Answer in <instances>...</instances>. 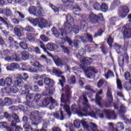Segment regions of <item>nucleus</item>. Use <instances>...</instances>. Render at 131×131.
<instances>
[{"label":"nucleus","instance_id":"nucleus-1","mask_svg":"<svg viewBox=\"0 0 131 131\" xmlns=\"http://www.w3.org/2000/svg\"><path fill=\"white\" fill-rule=\"evenodd\" d=\"M66 89V96L64 94H61V102L63 104H60L61 107H62L65 110L66 112L68 114L69 116H71V112L70 111V107L68 104L70 103V95L71 93L70 92V88L69 85H67L65 86Z\"/></svg>","mask_w":131,"mask_h":131},{"label":"nucleus","instance_id":"nucleus-2","mask_svg":"<svg viewBox=\"0 0 131 131\" xmlns=\"http://www.w3.org/2000/svg\"><path fill=\"white\" fill-rule=\"evenodd\" d=\"M67 21L68 23H64L63 27L60 30L61 32L60 35L61 36H64V35H66L67 33H70V32H71V30L70 29L71 27V23H74V19H73V18L70 14L67 15Z\"/></svg>","mask_w":131,"mask_h":131},{"label":"nucleus","instance_id":"nucleus-3","mask_svg":"<svg viewBox=\"0 0 131 131\" xmlns=\"http://www.w3.org/2000/svg\"><path fill=\"white\" fill-rule=\"evenodd\" d=\"M96 114L100 118H104V113L107 119H116L117 115L114 112V111H110L109 110H105L103 111H100L98 108H95Z\"/></svg>","mask_w":131,"mask_h":131},{"label":"nucleus","instance_id":"nucleus-4","mask_svg":"<svg viewBox=\"0 0 131 131\" xmlns=\"http://www.w3.org/2000/svg\"><path fill=\"white\" fill-rule=\"evenodd\" d=\"M24 89H25V94H28L26 97L28 102H25V105L26 106V108H30V107H32V104H31L30 100L33 98L34 94L29 93V92H30V90H31V86H30V85L27 84L25 85Z\"/></svg>","mask_w":131,"mask_h":131},{"label":"nucleus","instance_id":"nucleus-5","mask_svg":"<svg viewBox=\"0 0 131 131\" xmlns=\"http://www.w3.org/2000/svg\"><path fill=\"white\" fill-rule=\"evenodd\" d=\"M53 73L55 74L56 76H57V77H61V79L59 80V83L61 84V86H63L64 82L66 81V79L64 76L62 75L63 72L59 70L54 69L53 70Z\"/></svg>","mask_w":131,"mask_h":131},{"label":"nucleus","instance_id":"nucleus-6","mask_svg":"<svg viewBox=\"0 0 131 131\" xmlns=\"http://www.w3.org/2000/svg\"><path fill=\"white\" fill-rule=\"evenodd\" d=\"M129 13V9L127 6H121L118 11V15L120 18H125Z\"/></svg>","mask_w":131,"mask_h":131},{"label":"nucleus","instance_id":"nucleus-7","mask_svg":"<svg viewBox=\"0 0 131 131\" xmlns=\"http://www.w3.org/2000/svg\"><path fill=\"white\" fill-rule=\"evenodd\" d=\"M7 85V86H11L12 84H13V80L10 77H7L4 79H0V85L2 86H5V85Z\"/></svg>","mask_w":131,"mask_h":131},{"label":"nucleus","instance_id":"nucleus-8","mask_svg":"<svg viewBox=\"0 0 131 131\" xmlns=\"http://www.w3.org/2000/svg\"><path fill=\"white\" fill-rule=\"evenodd\" d=\"M42 118L41 114L37 111L32 112L31 113L30 119L33 121H37V120H40Z\"/></svg>","mask_w":131,"mask_h":131},{"label":"nucleus","instance_id":"nucleus-9","mask_svg":"<svg viewBox=\"0 0 131 131\" xmlns=\"http://www.w3.org/2000/svg\"><path fill=\"white\" fill-rule=\"evenodd\" d=\"M64 40L67 41L68 43L71 47H75V48H78V45L80 43V41L78 40H75L73 41L68 37L64 38Z\"/></svg>","mask_w":131,"mask_h":131},{"label":"nucleus","instance_id":"nucleus-10","mask_svg":"<svg viewBox=\"0 0 131 131\" xmlns=\"http://www.w3.org/2000/svg\"><path fill=\"white\" fill-rule=\"evenodd\" d=\"M124 32L123 34L125 37H131V24H127V25H125L123 27Z\"/></svg>","mask_w":131,"mask_h":131},{"label":"nucleus","instance_id":"nucleus-11","mask_svg":"<svg viewBox=\"0 0 131 131\" xmlns=\"http://www.w3.org/2000/svg\"><path fill=\"white\" fill-rule=\"evenodd\" d=\"M22 77L21 76L17 77L16 80L14 81V87L13 89H11V90L13 93H16L18 92V89H16V86H21V83H22Z\"/></svg>","mask_w":131,"mask_h":131},{"label":"nucleus","instance_id":"nucleus-12","mask_svg":"<svg viewBox=\"0 0 131 131\" xmlns=\"http://www.w3.org/2000/svg\"><path fill=\"white\" fill-rule=\"evenodd\" d=\"M71 110L73 111L75 113H77L79 116L80 117H82L83 116V113L80 112V106H78L76 105V104H73L71 107Z\"/></svg>","mask_w":131,"mask_h":131},{"label":"nucleus","instance_id":"nucleus-13","mask_svg":"<svg viewBox=\"0 0 131 131\" xmlns=\"http://www.w3.org/2000/svg\"><path fill=\"white\" fill-rule=\"evenodd\" d=\"M90 71H92L93 73H98V70L94 67H89L88 70L85 72V76L88 78H91V76H92L91 73H90Z\"/></svg>","mask_w":131,"mask_h":131},{"label":"nucleus","instance_id":"nucleus-14","mask_svg":"<svg viewBox=\"0 0 131 131\" xmlns=\"http://www.w3.org/2000/svg\"><path fill=\"white\" fill-rule=\"evenodd\" d=\"M90 21L93 24H96L99 22V19L97 15L94 13H91L89 15Z\"/></svg>","mask_w":131,"mask_h":131},{"label":"nucleus","instance_id":"nucleus-15","mask_svg":"<svg viewBox=\"0 0 131 131\" xmlns=\"http://www.w3.org/2000/svg\"><path fill=\"white\" fill-rule=\"evenodd\" d=\"M103 94V90H100L98 93L96 94V102L97 104H98V106H101L102 104H101V102H100V101L102 100V98L101 97L99 96L100 95H102Z\"/></svg>","mask_w":131,"mask_h":131},{"label":"nucleus","instance_id":"nucleus-16","mask_svg":"<svg viewBox=\"0 0 131 131\" xmlns=\"http://www.w3.org/2000/svg\"><path fill=\"white\" fill-rule=\"evenodd\" d=\"M44 83L47 85H49L50 86H54L55 85V82L54 80L50 78H45L44 79Z\"/></svg>","mask_w":131,"mask_h":131},{"label":"nucleus","instance_id":"nucleus-17","mask_svg":"<svg viewBox=\"0 0 131 131\" xmlns=\"http://www.w3.org/2000/svg\"><path fill=\"white\" fill-rule=\"evenodd\" d=\"M12 118H13L14 120L12 121L11 126H16V123L19 122V121H20V120H19V118L16 114H13L12 115Z\"/></svg>","mask_w":131,"mask_h":131},{"label":"nucleus","instance_id":"nucleus-18","mask_svg":"<svg viewBox=\"0 0 131 131\" xmlns=\"http://www.w3.org/2000/svg\"><path fill=\"white\" fill-rule=\"evenodd\" d=\"M24 28L22 27L14 28V33H15L17 36H18L19 37L21 36L22 34H21V31H24Z\"/></svg>","mask_w":131,"mask_h":131},{"label":"nucleus","instance_id":"nucleus-19","mask_svg":"<svg viewBox=\"0 0 131 131\" xmlns=\"http://www.w3.org/2000/svg\"><path fill=\"white\" fill-rule=\"evenodd\" d=\"M47 24H48V21L47 20L43 18L39 19L38 27L41 29H42V28H45V27L47 26Z\"/></svg>","mask_w":131,"mask_h":131},{"label":"nucleus","instance_id":"nucleus-20","mask_svg":"<svg viewBox=\"0 0 131 131\" xmlns=\"http://www.w3.org/2000/svg\"><path fill=\"white\" fill-rule=\"evenodd\" d=\"M13 104L12 100L9 98H5L4 102L1 103V106H11Z\"/></svg>","mask_w":131,"mask_h":131},{"label":"nucleus","instance_id":"nucleus-21","mask_svg":"<svg viewBox=\"0 0 131 131\" xmlns=\"http://www.w3.org/2000/svg\"><path fill=\"white\" fill-rule=\"evenodd\" d=\"M53 116L55 118L59 119V120H64V115H63V112L60 111V113H55L53 114Z\"/></svg>","mask_w":131,"mask_h":131},{"label":"nucleus","instance_id":"nucleus-22","mask_svg":"<svg viewBox=\"0 0 131 131\" xmlns=\"http://www.w3.org/2000/svg\"><path fill=\"white\" fill-rule=\"evenodd\" d=\"M83 112H85V113H86V115L89 116H91V117L96 118V113H95V112H94L93 110L90 111H89V109L84 108L83 109Z\"/></svg>","mask_w":131,"mask_h":131},{"label":"nucleus","instance_id":"nucleus-23","mask_svg":"<svg viewBox=\"0 0 131 131\" xmlns=\"http://www.w3.org/2000/svg\"><path fill=\"white\" fill-rule=\"evenodd\" d=\"M92 63H93V59L91 58H83L82 60V64H83V65H90Z\"/></svg>","mask_w":131,"mask_h":131},{"label":"nucleus","instance_id":"nucleus-24","mask_svg":"<svg viewBox=\"0 0 131 131\" xmlns=\"http://www.w3.org/2000/svg\"><path fill=\"white\" fill-rule=\"evenodd\" d=\"M47 48L49 51H52L54 50H57L58 49V46L56 44H50L48 43L47 45Z\"/></svg>","mask_w":131,"mask_h":131},{"label":"nucleus","instance_id":"nucleus-25","mask_svg":"<svg viewBox=\"0 0 131 131\" xmlns=\"http://www.w3.org/2000/svg\"><path fill=\"white\" fill-rule=\"evenodd\" d=\"M29 22H30V23L33 24L34 26H36L37 25H39V19L37 18L33 19L31 17H30L29 18Z\"/></svg>","mask_w":131,"mask_h":131},{"label":"nucleus","instance_id":"nucleus-26","mask_svg":"<svg viewBox=\"0 0 131 131\" xmlns=\"http://www.w3.org/2000/svg\"><path fill=\"white\" fill-rule=\"evenodd\" d=\"M54 62L57 66H63V65H65L64 60L60 58H57L54 60Z\"/></svg>","mask_w":131,"mask_h":131},{"label":"nucleus","instance_id":"nucleus-27","mask_svg":"<svg viewBox=\"0 0 131 131\" xmlns=\"http://www.w3.org/2000/svg\"><path fill=\"white\" fill-rule=\"evenodd\" d=\"M52 106L50 107V109H54L56 106H58L59 103L57 102V101L55 100V99H53V98L51 97V100Z\"/></svg>","mask_w":131,"mask_h":131},{"label":"nucleus","instance_id":"nucleus-28","mask_svg":"<svg viewBox=\"0 0 131 131\" xmlns=\"http://www.w3.org/2000/svg\"><path fill=\"white\" fill-rule=\"evenodd\" d=\"M53 94H54V90L47 89L43 92L42 95L43 96H51V95H53Z\"/></svg>","mask_w":131,"mask_h":131},{"label":"nucleus","instance_id":"nucleus-29","mask_svg":"<svg viewBox=\"0 0 131 131\" xmlns=\"http://www.w3.org/2000/svg\"><path fill=\"white\" fill-rule=\"evenodd\" d=\"M51 102V97L45 98L42 102V106H48Z\"/></svg>","mask_w":131,"mask_h":131},{"label":"nucleus","instance_id":"nucleus-30","mask_svg":"<svg viewBox=\"0 0 131 131\" xmlns=\"http://www.w3.org/2000/svg\"><path fill=\"white\" fill-rule=\"evenodd\" d=\"M37 7H34V6H31L29 8L28 11L30 14L33 15H35L36 14Z\"/></svg>","mask_w":131,"mask_h":131},{"label":"nucleus","instance_id":"nucleus-31","mask_svg":"<svg viewBox=\"0 0 131 131\" xmlns=\"http://www.w3.org/2000/svg\"><path fill=\"white\" fill-rule=\"evenodd\" d=\"M107 96L109 98V102L111 103L113 101V97H112V92H111V89H107Z\"/></svg>","mask_w":131,"mask_h":131},{"label":"nucleus","instance_id":"nucleus-32","mask_svg":"<svg viewBox=\"0 0 131 131\" xmlns=\"http://www.w3.org/2000/svg\"><path fill=\"white\" fill-rule=\"evenodd\" d=\"M124 88L126 91L130 92L131 91V79L129 80V82H125Z\"/></svg>","mask_w":131,"mask_h":131},{"label":"nucleus","instance_id":"nucleus-33","mask_svg":"<svg viewBox=\"0 0 131 131\" xmlns=\"http://www.w3.org/2000/svg\"><path fill=\"white\" fill-rule=\"evenodd\" d=\"M81 28L83 29V31H85L86 28H88V24L85 22V20H82L81 21Z\"/></svg>","mask_w":131,"mask_h":131},{"label":"nucleus","instance_id":"nucleus-34","mask_svg":"<svg viewBox=\"0 0 131 131\" xmlns=\"http://www.w3.org/2000/svg\"><path fill=\"white\" fill-rule=\"evenodd\" d=\"M83 99L84 101V104L86 105L85 107L88 108V109H90V110H92V108H91V106H90V104H89V102L88 101V98H86V96L85 94H83Z\"/></svg>","mask_w":131,"mask_h":131},{"label":"nucleus","instance_id":"nucleus-35","mask_svg":"<svg viewBox=\"0 0 131 131\" xmlns=\"http://www.w3.org/2000/svg\"><path fill=\"white\" fill-rule=\"evenodd\" d=\"M29 57V54L28 52L24 51L21 53V58L23 60H27Z\"/></svg>","mask_w":131,"mask_h":131},{"label":"nucleus","instance_id":"nucleus-36","mask_svg":"<svg viewBox=\"0 0 131 131\" xmlns=\"http://www.w3.org/2000/svg\"><path fill=\"white\" fill-rule=\"evenodd\" d=\"M52 31L53 32V34L55 37H59V36H60V33H59V31L56 29L55 27H53L52 29Z\"/></svg>","mask_w":131,"mask_h":131},{"label":"nucleus","instance_id":"nucleus-37","mask_svg":"<svg viewBox=\"0 0 131 131\" xmlns=\"http://www.w3.org/2000/svg\"><path fill=\"white\" fill-rule=\"evenodd\" d=\"M81 123H82V126L86 130H90V127L89 126V125L88 124L86 121L82 120L81 121Z\"/></svg>","mask_w":131,"mask_h":131},{"label":"nucleus","instance_id":"nucleus-38","mask_svg":"<svg viewBox=\"0 0 131 131\" xmlns=\"http://www.w3.org/2000/svg\"><path fill=\"white\" fill-rule=\"evenodd\" d=\"M70 29L71 31H74V32L76 34H77L78 32H79V27H78V26L76 25H74L72 28H71V27H70Z\"/></svg>","mask_w":131,"mask_h":131},{"label":"nucleus","instance_id":"nucleus-39","mask_svg":"<svg viewBox=\"0 0 131 131\" xmlns=\"http://www.w3.org/2000/svg\"><path fill=\"white\" fill-rule=\"evenodd\" d=\"M90 128L93 131H100V130H99L98 128V126H97V125L94 123H90Z\"/></svg>","mask_w":131,"mask_h":131},{"label":"nucleus","instance_id":"nucleus-40","mask_svg":"<svg viewBox=\"0 0 131 131\" xmlns=\"http://www.w3.org/2000/svg\"><path fill=\"white\" fill-rule=\"evenodd\" d=\"M7 41L8 42V46H9V47H12V45H14V43H16V42H17L16 41H14V39L12 37H9Z\"/></svg>","mask_w":131,"mask_h":131},{"label":"nucleus","instance_id":"nucleus-41","mask_svg":"<svg viewBox=\"0 0 131 131\" xmlns=\"http://www.w3.org/2000/svg\"><path fill=\"white\" fill-rule=\"evenodd\" d=\"M80 121L79 120H75L73 122L74 126L76 128H79L80 127Z\"/></svg>","mask_w":131,"mask_h":131},{"label":"nucleus","instance_id":"nucleus-42","mask_svg":"<svg viewBox=\"0 0 131 131\" xmlns=\"http://www.w3.org/2000/svg\"><path fill=\"white\" fill-rule=\"evenodd\" d=\"M19 47L21 48V49H23V50H27V48L28 46L26 42L21 41L19 42Z\"/></svg>","mask_w":131,"mask_h":131},{"label":"nucleus","instance_id":"nucleus-43","mask_svg":"<svg viewBox=\"0 0 131 131\" xmlns=\"http://www.w3.org/2000/svg\"><path fill=\"white\" fill-rule=\"evenodd\" d=\"M100 10L102 11V12H107L108 10V6L105 3H102L101 6H100Z\"/></svg>","mask_w":131,"mask_h":131},{"label":"nucleus","instance_id":"nucleus-44","mask_svg":"<svg viewBox=\"0 0 131 131\" xmlns=\"http://www.w3.org/2000/svg\"><path fill=\"white\" fill-rule=\"evenodd\" d=\"M93 8L96 11H100L101 10V5L98 3H95L93 4Z\"/></svg>","mask_w":131,"mask_h":131},{"label":"nucleus","instance_id":"nucleus-45","mask_svg":"<svg viewBox=\"0 0 131 131\" xmlns=\"http://www.w3.org/2000/svg\"><path fill=\"white\" fill-rule=\"evenodd\" d=\"M64 4H69L68 6L71 7L72 4L74 3V0H61Z\"/></svg>","mask_w":131,"mask_h":131},{"label":"nucleus","instance_id":"nucleus-46","mask_svg":"<svg viewBox=\"0 0 131 131\" xmlns=\"http://www.w3.org/2000/svg\"><path fill=\"white\" fill-rule=\"evenodd\" d=\"M84 37L85 38H87V39H88L89 41H90V42H93V37H92V35L89 34V33H86L84 35Z\"/></svg>","mask_w":131,"mask_h":131},{"label":"nucleus","instance_id":"nucleus-47","mask_svg":"<svg viewBox=\"0 0 131 131\" xmlns=\"http://www.w3.org/2000/svg\"><path fill=\"white\" fill-rule=\"evenodd\" d=\"M126 112V107H125L124 105H122L120 108L119 113L120 114H123Z\"/></svg>","mask_w":131,"mask_h":131},{"label":"nucleus","instance_id":"nucleus-48","mask_svg":"<svg viewBox=\"0 0 131 131\" xmlns=\"http://www.w3.org/2000/svg\"><path fill=\"white\" fill-rule=\"evenodd\" d=\"M36 13H38L40 16H42V14H44L43 10H42V8H41L40 7H37L36 9Z\"/></svg>","mask_w":131,"mask_h":131},{"label":"nucleus","instance_id":"nucleus-49","mask_svg":"<svg viewBox=\"0 0 131 131\" xmlns=\"http://www.w3.org/2000/svg\"><path fill=\"white\" fill-rule=\"evenodd\" d=\"M5 12L6 16H8L9 17L13 16V12H12L10 9L6 8L5 9Z\"/></svg>","mask_w":131,"mask_h":131},{"label":"nucleus","instance_id":"nucleus-50","mask_svg":"<svg viewBox=\"0 0 131 131\" xmlns=\"http://www.w3.org/2000/svg\"><path fill=\"white\" fill-rule=\"evenodd\" d=\"M104 76L106 79H108V77H110V76H114V74H113V72L108 70L107 73L104 75Z\"/></svg>","mask_w":131,"mask_h":131},{"label":"nucleus","instance_id":"nucleus-51","mask_svg":"<svg viewBox=\"0 0 131 131\" xmlns=\"http://www.w3.org/2000/svg\"><path fill=\"white\" fill-rule=\"evenodd\" d=\"M7 20H8V18H4L0 16V21H1V22L3 23V24H4V25H6L7 26V27H8L9 25L8 24V23H7Z\"/></svg>","mask_w":131,"mask_h":131},{"label":"nucleus","instance_id":"nucleus-52","mask_svg":"<svg viewBox=\"0 0 131 131\" xmlns=\"http://www.w3.org/2000/svg\"><path fill=\"white\" fill-rule=\"evenodd\" d=\"M116 82L117 88L119 89V90H122V84L121 83V81L119 80V79H117Z\"/></svg>","mask_w":131,"mask_h":131},{"label":"nucleus","instance_id":"nucleus-53","mask_svg":"<svg viewBox=\"0 0 131 131\" xmlns=\"http://www.w3.org/2000/svg\"><path fill=\"white\" fill-rule=\"evenodd\" d=\"M107 42L109 45L110 47H112V43H113V38L111 36H110L107 40Z\"/></svg>","mask_w":131,"mask_h":131},{"label":"nucleus","instance_id":"nucleus-54","mask_svg":"<svg viewBox=\"0 0 131 131\" xmlns=\"http://www.w3.org/2000/svg\"><path fill=\"white\" fill-rule=\"evenodd\" d=\"M117 128L119 129H124V126L122 122H119L116 124Z\"/></svg>","mask_w":131,"mask_h":131},{"label":"nucleus","instance_id":"nucleus-55","mask_svg":"<svg viewBox=\"0 0 131 131\" xmlns=\"http://www.w3.org/2000/svg\"><path fill=\"white\" fill-rule=\"evenodd\" d=\"M40 38L41 40H43V41H49V38L45 35H41L40 36Z\"/></svg>","mask_w":131,"mask_h":131},{"label":"nucleus","instance_id":"nucleus-56","mask_svg":"<svg viewBox=\"0 0 131 131\" xmlns=\"http://www.w3.org/2000/svg\"><path fill=\"white\" fill-rule=\"evenodd\" d=\"M41 97V96L39 94H35L34 96V101H35V102H38V101H39Z\"/></svg>","mask_w":131,"mask_h":131},{"label":"nucleus","instance_id":"nucleus-57","mask_svg":"<svg viewBox=\"0 0 131 131\" xmlns=\"http://www.w3.org/2000/svg\"><path fill=\"white\" fill-rule=\"evenodd\" d=\"M49 6L51 8V9H52V10H53L54 12H55V13H57V12H59V10L58 9V8L56 7H55L54 5H53V4H49Z\"/></svg>","mask_w":131,"mask_h":131},{"label":"nucleus","instance_id":"nucleus-58","mask_svg":"<svg viewBox=\"0 0 131 131\" xmlns=\"http://www.w3.org/2000/svg\"><path fill=\"white\" fill-rule=\"evenodd\" d=\"M11 65L12 66V68L14 70V69H18V68H19L20 65L17 63H12Z\"/></svg>","mask_w":131,"mask_h":131},{"label":"nucleus","instance_id":"nucleus-59","mask_svg":"<svg viewBox=\"0 0 131 131\" xmlns=\"http://www.w3.org/2000/svg\"><path fill=\"white\" fill-rule=\"evenodd\" d=\"M29 71H30V72L34 73H37V72H38L37 69L35 67L30 68L29 69Z\"/></svg>","mask_w":131,"mask_h":131},{"label":"nucleus","instance_id":"nucleus-60","mask_svg":"<svg viewBox=\"0 0 131 131\" xmlns=\"http://www.w3.org/2000/svg\"><path fill=\"white\" fill-rule=\"evenodd\" d=\"M76 81V79L75 78V76H73L71 77V78L70 79V83L74 84V83H75Z\"/></svg>","mask_w":131,"mask_h":131},{"label":"nucleus","instance_id":"nucleus-61","mask_svg":"<svg viewBox=\"0 0 131 131\" xmlns=\"http://www.w3.org/2000/svg\"><path fill=\"white\" fill-rule=\"evenodd\" d=\"M7 126H8V123H7V122H0L1 128H4V127H7Z\"/></svg>","mask_w":131,"mask_h":131},{"label":"nucleus","instance_id":"nucleus-62","mask_svg":"<svg viewBox=\"0 0 131 131\" xmlns=\"http://www.w3.org/2000/svg\"><path fill=\"white\" fill-rule=\"evenodd\" d=\"M124 75H125V79L126 80H128V79L129 80H130V79H129L130 78V74H129L128 72H125Z\"/></svg>","mask_w":131,"mask_h":131},{"label":"nucleus","instance_id":"nucleus-63","mask_svg":"<svg viewBox=\"0 0 131 131\" xmlns=\"http://www.w3.org/2000/svg\"><path fill=\"white\" fill-rule=\"evenodd\" d=\"M25 30H26V31H28V32H32V31H33V28L29 26H27L25 28Z\"/></svg>","mask_w":131,"mask_h":131},{"label":"nucleus","instance_id":"nucleus-64","mask_svg":"<svg viewBox=\"0 0 131 131\" xmlns=\"http://www.w3.org/2000/svg\"><path fill=\"white\" fill-rule=\"evenodd\" d=\"M103 84H104V80H103V79H100V80L98 81V83H97V86H98V88H101V87L103 85Z\"/></svg>","mask_w":131,"mask_h":131}]
</instances>
